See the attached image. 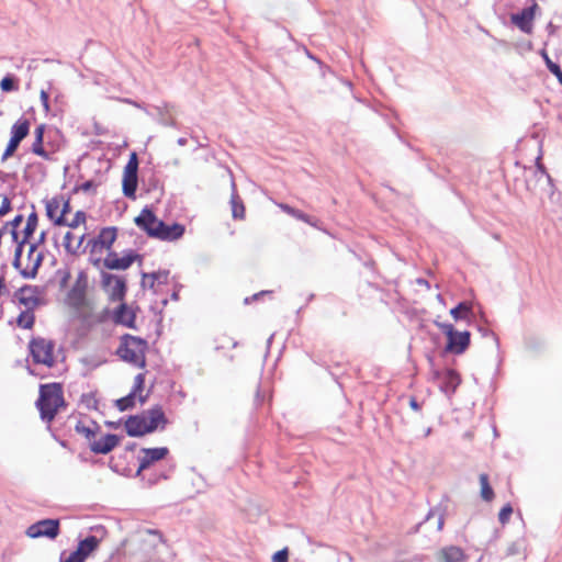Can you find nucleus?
Instances as JSON below:
<instances>
[{
  "mask_svg": "<svg viewBox=\"0 0 562 562\" xmlns=\"http://www.w3.org/2000/svg\"><path fill=\"white\" fill-rule=\"evenodd\" d=\"M64 405L65 401L60 384L50 383L41 385L36 406L43 420L50 423L55 418L58 409Z\"/></svg>",
  "mask_w": 562,
  "mask_h": 562,
  "instance_id": "nucleus-2",
  "label": "nucleus"
},
{
  "mask_svg": "<svg viewBox=\"0 0 562 562\" xmlns=\"http://www.w3.org/2000/svg\"><path fill=\"white\" fill-rule=\"evenodd\" d=\"M135 397L136 395L134 393H130L126 396L119 398L115 401V406L119 411L124 412L127 411L135 405Z\"/></svg>",
  "mask_w": 562,
  "mask_h": 562,
  "instance_id": "nucleus-33",
  "label": "nucleus"
},
{
  "mask_svg": "<svg viewBox=\"0 0 562 562\" xmlns=\"http://www.w3.org/2000/svg\"><path fill=\"white\" fill-rule=\"evenodd\" d=\"M116 239V228L115 227H105L101 229L98 237L89 241L92 244V251H95L98 248L109 249Z\"/></svg>",
  "mask_w": 562,
  "mask_h": 562,
  "instance_id": "nucleus-20",
  "label": "nucleus"
},
{
  "mask_svg": "<svg viewBox=\"0 0 562 562\" xmlns=\"http://www.w3.org/2000/svg\"><path fill=\"white\" fill-rule=\"evenodd\" d=\"M88 279L85 272H79L77 280L67 295L68 304L75 308L85 305Z\"/></svg>",
  "mask_w": 562,
  "mask_h": 562,
  "instance_id": "nucleus-10",
  "label": "nucleus"
},
{
  "mask_svg": "<svg viewBox=\"0 0 562 562\" xmlns=\"http://www.w3.org/2000/svg\"><path fill=\"white\" fill-rule=\"evenodd\" d=\"M480 484H481V497L486 502L492 501L494 497V492L488 483L487 474L482 473L480 475Z\"/></svg>",
  "mask_w": 562,
  "mask_h": 562,
  "instance_id": "nucleus-32",
  "label": "nucleus"
},
{
  "mask_svg": "<svg viewBox=\"0 0 562 562\" xmlns=\"http://www.w3.org/2000/svg\"><path fill=\"white\" fill-rule=\"evenodd\" d=\"M37 226V215L36 213H31L27 217L26 225L24 227V238L19 245L16 246L15 254H14V260H13V267L20 268L21 265V255L24 244L26 243V239L33 235Z\"/></svg>",
  "mask_w": 562,
  "mask_h": 562,
  "instance_id": "nucleus-18",
  "label": "nucleus"
},
{
  "mask_svg": "<svg viewBox=\"0 0 562 562\" xmlns=\"http://www.w3.org/2000/svg\"><path fill=\"white\" fill-rule=\"evenodd\" d=\"M409 406H411L414 411H418V409H419V404H418V402H417L415 398H411V400H409Z\"/></svg>",
  "mask_w": 562,
  "mask_h": 562,
  "instance_id": "nucleus-55",
  "label": "nucleus"
},
{
  "mask_svg": "<svg viewBox=\"0 0 562 562\" xmlns=\"http://www.w3.org/2000/svg\"><path fill=\"white\" fill-rule=\"evenodd\" d=\"M54 342L52 340H47L45 338H34L30 342V350L33 357V360L36 363H42L47 367L54 366Z\"/></svg>",
  "mask_w": 562,
  "mask_h": 562,
  "instance_id": "nucleus-5",
  "label": "nucleus"
},
{
  "mask_svg": "<svg viewBox=\"0 0 562 562\" xmlns=\"http://www.w3.org/2000/svg\"><path fill=\"white\" fill-rule=\"evenodd\" d=\"M138 159L136 153H132L124 168L123 193L127 198H135L137 188Z\"/></svg>",
  "mask_w": 562,
  "mask_h": 562,
  "instance_id": "nucleus-8",
  "label": "nucleus"
},
{
  "mask_svg": "<svg viewBox=\"0 0 562 562\" xmlns=\"http://www.w3.org/2000/svg\"><path fill=\"white\" fill-rule=\"evenodd\" d=\"M76 431L82 436H85L88 440H91L92 438H94V430L92 428H90L89 426H86L85 424L82 423H78L76 425Z\"/></svg>",
  "mask_w": 562,
  "mask_h": 562,
  "instance_id": "nucleus-36",
  "label": "nucleus"
},
{
  "mask_svg": "<svg viewBox=\"0 0 562 562\" xmlns=\"http://www.w3.org/2000/svg\"><path fill=\"white\" fill-rule=\"evenodd\" d=\"M135 315L125 304H122L115 313V322L127 327H134Z\"/></svg>",
  "mask_w": 562,
  "mask_h": 562,
  "instance_id": "nucleus-27",
  "label": "nucleus"
},
{
  "mask_svg": "<svg viewBox=\"0 0 562 562\" xmlns=\"http://www.w3.org/2000/svg\"><path fill=\"white\" fill-rule=\"evenodd\" d=\"M280 209L282 211H284L286 214L300 220V221H303L310 225H313L315 226V223L312 221V217L305 213H303L302 211L297 210V209H294L288 204H280L279 205Z\"/></svg>",
  "mask_w": 562,
  "mask_h": 562,
  "instance_id": "nucleus-30",
  "label": "nucleus"
},
{
  "mask_svg": "<svg viewBox=\"0 0 562 562\" xmlns=\"http://www.w3.org/2000/svg\"><path fill=\"white\" fill-rule=\"evenodd\" d=\"M22 221H23V216L22 215H16L11 224L15 228V227H18L22 223Z\"/></svg>",
  "mask_w": 562,
  "mask_h": 562,
  "instance_id": "nucleus-53",
  "label": "nucleus"
},
{
  "mask_svg": "<svg viewBox=\"0 0 562 562\" xmlns=\"http://www.w3.org/2000/svg\"><path fill=\"white\" fill-rule=\"evenodd\" d=\"M100 539L95 536H88L86 539L80 540L78 547L66 559L64 553L59 562H85L98 548Z\"/></svg>",
  "mask_w": 562,
  "mask_h": 562,
  "instance_id": "nucleus-7",
  "label": "nucleus"
},
{
  "mask_svg": "<svg viewBox=\"0 0 562 562\" xmlns=\"http://www.w3.org/2000/svg\"><path fill=\"white\" fill-rule=\"evenodd\" d=\"M40 99H41V102H42L45 113H48L50 111L48 92L44 89L41 90Z\"/></svg>",
  "mask_w": 562,
  "mask_h": 562,
  "instance_id": "nucleus-44",
  "label": "nucleus"
},
{
  "mask_svg": "<svg viewBox=\"0 0 562 562\" xmlns=\"http://www.w3.org/2000/svg\"><path fill=\"white\" fill-rule=\"evenodd\" d=\"M34 322H35V316H34L33 311L26 310V308L19 315V317L16 319L18 326L21 328H25V329L32 328L34 325Z\"/></svg>",
  "mask_w": 562,
  "mask_h": 562,
  "instance_id": "nucleus-31",
  "label": "nucleus"
},
{
  "mask_svg": "<svg viewBox=\"0 0 562 562\" xmlns=\"http://www.w3.org/2000/svg\"><path fill=\"white\" fill-rule=\"evenodd\" d=\"M159 114H160V120L159 122L162 124V125H166V126H176V121L171 117H167L162 114V112L159 110Z\"/></svg>",
  "mask_w": 562,
  "mask_h": 562,
  "instance_id": "nucleus-48",
  "label": "nucleus"
},
{
  "mask_svg": "<svg viewBox=\"0 0 562 562\" xmlns=\"http://www.w3.org/2000/svg\"><path fill=\"white\" fill-rule=\"evenodd\" d=\"M536 4L525 8L521 12L512 15V22L525 33L531 32V22L535 15Z\"/></svg>",
  "mask_w": 562,
  "mask_h": 562,
  "instance_id": "nucleus-21",
  "label": "nucleus"
},
{
  "mask_svg": "<svg viewBox=\"0 0 562 562\" xmlns=\"http://www.w3.org/2000/svg\"><path fill=\"white\" fill-rule=\"evenodd\" d=\"M14 297L26 310L34 311L41 304L40 290L34 285H24L20 288L15 292Z\"/></svg>",
  "mask_w": 562,
  "mask_h": 562,
  "instance_id": "nucleus-13",
  "label": "nucleus"
},
{
  "mask_svg": "<svg viewBox=\"0 0 562 562\" xmlns=\"http://www.w3.org/2000/svg\"><path fill=\"white\" fill-rule=\"evenodd\" d=\"M44 131H45V125H43V124L38 125L35 128V138H38L40 140H43Z\"/></svg>",
  "mask_w": 562,
  "mask_h": 562,
  "instance_id": "nucleus-50",
  "label": "nucleus"
},
{
  "mask_svg": "<svg viewBox=\"0 0 562 562\" xmlns=\"http://www.w3.org/2000/svg\"><path fill=\"white\" fill-rule=\"evenodd\" d=\"M44 259V256L41 251L37 250L36 244H31L29 246V251L26 256V263L23 268H21L22 263L20 265V273L25 279H33L37 274V270L42 265V261Z\"/></svg>",
  "mask_w": 562,
  "mask_h": 562,
  "instance_id": "nucleus-9",
  "label": "nucleus"
},
{
  "mask_svg": "<svg viewBox=\"0 0 562 562\" xmlns=\"http://www.w3.org/2000/svg\"><path fill=\"white\" fill-rule=\"evenodd\" d=\"M30 132V122L26 119H19L11 127V138L21 143Z\"/></svg>",
  "mask_w": 562,
  "mask_h": 562,
  "instance_id": "nucleus-26",
  "label": "nucleus"
},
{
  "mask_svg": "<svg viewBox=\"0 0 562 562\" xmlns=\"http://www.w3.org/2000/svg\"><path fill=\"white\" fill-rule=\"evenodd\" d=\"M11 210V201L8 196L2 198L0 206V216L5 215Z\"/></svg>",
  "mask_w": 562,
  "mask_h": 562,
  "instance_id": "nucleus-47",
  "label": "nucleus"
},
{
  "mask_svg": "<svg viewBox=\"0 0 562 562\" xmlns=\"http://www.w3.org/2000/svg\"><path fill=\"white\" fill-rule=\"evenodd\" d=\"M85 240V234L81 235L80 237L76 238V243H74V247H75V254L78 252V250L80 249L82 243Z\"/></svg>",
  "mask_w": 562,
  "mask_h": 562,
  "instance_id": "nucleus-51",
  "label": "nucleus"
},
{
  "mask_svg": "<svg viewBox=\"0 0 562 562\" xmlns=\"http://www.w3.org/2000/svg\"><path fill=\"white\" fill-rule=\"evenodd\" d=\"M60 97V93H56L55 99L58 100Z\"/></svg>",
  "mask_w": 562,
  "mask_h": 562,
  "instance_id": "nucleus-64",
  "label": "nucleus"
},
{
  "mask_svg": "<svg viewBox=\"0 0 562 562\" xmlns=\"http://www.w3.org/2000/svg\"><path fill=\"white\" fill-rule=\"evenodd\" d=\"M59 520L58 519H42L27 527L25 533L32 539L48 538L55 539L59 535Z\"/></svg>",
  "mask_w": 562,
  "mask_h": 562,
  "instance_id": "nucleus-6",
  "label": "nucleus"
},
{
  "mask_svg": "<svg viewBox=\"0 0 562 562\" xmlns=\"http://www.w3.org/2000/svg\"><path fill=\"white\" fill-rule=\"evenodd\" d=\"M86 222V213L83 211H77L74 218L70 222H66L65 225L70 228H77L79 225Z\"/></svg>",
  "mask_w": 562,
  "mask_h": 562,
  "instance_id": "nucleus-35",
  "label": "nucleus"
},
{
  "mask_svg": "<svg viewBox=\"0 0 562 562\" xmlns=\"http://www.w3.org/2000/svg\"><path fill=\"white\" fill-rule=\"evenodd\" d=\"M44 238H45V233H44V232H42V234H41V236H40V241H41V243H42V241H44Z\"/></svg>",
  "mask_w": 562,
  "mask_h": 562,
  "instance_id": "nucleus-61",
  "label": "nucleus"
},
{
  "mask_svg": "<svg viewBox=\"0 0 562 562\" xmlns=\"http://www.w3.org/2000/svg\"><path fill=\"white\" fill-rule=\"evenodd\" d=\"M161 226V228H157L155 238L172 241L179 239L184 234V227L180 224L167 225L162 222Z\"/></svg>",
  "mask_w": 562,
  "mask_h": 562,
  "instance_id": "nucleus-22",
  "label": "nucleus"
},
{
  "mask_svg": "<svg viewBox=\"0 0 562 562\" xmlns=\"http://www.w3.org/2000/svg\"><path fill=\"white\" fill-rule=\"evenodd\" d=\"M147 350V341L132 335H124L122 337L120 347L117 348V356L125 362H128L138 368H145L146 359L145 353Z\"/></svg>",
  "mask_w": 562,
  "mask_h": 562,
  "instance_id": "nucleus-3",
  "label": "nucleus"
},
{
  "mask_svg": "<svg viewBox=\"0 0 562 562\" xmlns=\"http://www.w3.org/2000/svg\"><path fill=\"white\" fill-rule=\"evenodd\" d=\"M436 514L438 515L437 530L440 531L443 528L445 518L443 514L439 509H430L425 518V521L430 520Z\"/></svg>",
  "mask_w": 562,
  "mask_h": 562,
  "instance_id": "nucleus-39",
  "label": "nucleus"
},
{
  "mask_svg": "<svg viewBox=\"0 0 562 562\" xmlns=\"http://www.w3.org/2000/svg\"><path fill=\"white\" fill-rule=\"evenodd\" d=\"M541 159L542 156L540 154L536 159L535 167H530L525 170L526 188L533 194H537L539 191H543L552 196L554 189L553 180L547 172Z\"/></svg>",
  "mask_w": 562,
  "mask_h": 562,
  "instance_id": "nucleus-4",
  "label": "nucleus"
},
{
  "mask_svg": "<svg viewBox=\"0 0 562 562\" xmlns=\"http://www.w3.org/2000/svg\"><path fill=\"white\" fill-rule=\"evenodd\" d=\"M93 187L92 181H86L80 186V190L83 192H88Z\"/></svg>",
  "mask_w": 562,
  "mask_h": 562,
  "instance_id": "nucleus-52",
  "label": "nucleus"
},
{
  "mask_svg": "<svg viewBox=\"0 0 562 562\" xmlns=\"http://www.w3.org/2000/svg\"><path fill=\"white\" fill-rule=\"evenodd\" d=\"M544 58L548 69L557 77L558 81L562 85V70L560 66L553 63L546 54Z\"/></svg>",
  "mask_w": 562,
  "mask_h": 562,
  "instance_id": "nucleus-34",
  "label": "nucleus"
},
{
  "mask_svg": "<svg viewBox=\"0 0 562 562\" xmlns=\"http://www.w3.org/2000/svg\"><path fill=\"white\" fill-rule=\"evenodd\" d=\"M168 453L169 450L166 447L140 449L138 456L139 465L137 473L148 469L153 463L165 459Z\"/></svg>",
  "mask_w": 562,
  "mask_h": 562,
  "instance_id": "nucleus-12",
  "label": "nucleus"
},
{
  "mask_svg": "<svg viewBox=\"0 0 562 562\" xmlns=\"http://www.w3.org/2000/svg\"><path fill=\"white\" fill-rule=\"evenodd\" d=\"M436 325L446 334L447 338L451 337L457 331L452 324L436 323Z\"/></svg>",
  "mask_w": 562,
  "mask_h": 562,
  "instance_id": "nucleus-46",
  "label": "nucleus"
},
{
  "mask_svg": "<svg viewBox=\"0 0 562 562\" xmlns=\"http://www.w3.org/2000/svg\"><path fill=\"white\" fill-rule=\"evenodd\" d=\"M74 243H76V237L72 233L67 232L64 236V247L67 250V252L75 255V247Z\"/></svg>",
  "mask_w": 562,
  "mask_h": 562,
  "instance_id": "nucleus-38",
  "label": "nucleus"
},
{
  "mask_svg": "<svg viewBox=\"0 0 562 562\" xmlns=\"http://www.w3.org/2000/svg\"><path fill=\"white\" fill-rule=\"evenodd\" d=\"M135 224L145 231L150 237L157 233V228H161L162 221L158 220L156 215L148 209H144L140 214L135 218Z\"/></svg>",
  "mask_w": 562,
  "mask_h": 562,
  "instance_id": "nucleus-14",
  "label": "nucleus"
},
{
  "mask_svg": "<svg viewBox=\"0 0 562 562\" xmlns=\"http://www.w3.org/2000/svg\"><path fill=\"white\" fill-rule=\"evenodd\" d=\"M145 401H146V397H145V396H142V395L139 394V402L143 404V403H145Z\"/></svg>",
  "mask_w": 562,
  "mask_h": 562,
  "instance_id": "nucleus-60",
  "label": "nucleus"
},
{
  "mask_svg": "<svg viewBox=\"0 0 562 562\" xmlns=\"http://www.w3.org/2000/svg\"><path fill=\"white\" fill-rule=\"evenodd\" d=\"M61 200V206H60V213L59 214H63V218H65V214L67 212H69L70 210V204H69V201H64L63 199Z\"/></svg>",
  "mask_w": 562,
  "mask_h": 562,
  "instance_id": "nucleus-49",
  "label": "nucleus"
},
{
  "mask_svg": "<svg viewBox=\"0 0 562 562\" xmlns=\"http://www.w3.org/2000/svg\"><path fill=\"white\" fill-rule=\"evenodd\" d=\"M61 200L57 198H53L46 202V215L49 220L54 222L55 225H64L66 224L65 218H63V214L60 213Z\"/></svg>",
  "mask_w": 562,
  "mask_h": 562,
  "instance_id": "nucleus-24",
  "label": "nucleus"
},
{
  "mask_svg": "<svg viewBox=\"0 0 562 562\" xmlns=\"http://www.w3.org/2000/svg\"><path fill=\"white\" fill-rule=\"evenodd\" d=\"M470 345V333L469 331H456L451 337L448 338L447 350L453 353L460 355L465 351Z\"/></svg>",
  "mask_w": 562,
  "mask_h": 562,
  "instance_id": "nucleus-19",
  "label": "nucleus"
},
{
  "mask_svg": "<svg viewBox=\"0 0 562 562\" xmlns=\"http://www.w3.org/2000/svg\"><path fill=\"white\" fill-rule=\"evenodd\" d=\"M178 145L179 146H184L187 144V138L184 137H180L178 140H177Z\"/></svg>",
  "mask_w": 562,
  "mask_h": 562,
  "instance_id": "nucleus-59",
  "label": "nucleus"
},
{
  "mask_svg": "<svg viewBox=\"0 0 562 562\" xmlns=\"http://www.w3.org/2000/svg\"><path fill=\"white\" fill-rule=\"evenodd\" d=\"M232 214L236 220H243L245 216V206L236 192L235 181H232V195H231Z\"/></svg>",
  "mask_w": 562,
  "mask_h": 562,
  "instance_id": "nucleus-25",
  "label": "nucleus"
},
{
  "mask_svg": "<svg viewBox=\"0 0 562 562\" xmlns=\"http://www.w3.org/2000/svg\"><path fill=\"white\" fill-rule=\"evenodd\" d=\"M147 532L157 536L160 541L162 540V537L158 530L148 529Z\"/></svg>",
  "mask_w": 562,
  "mask_h": 562,
  "instance_id": "nucleus-57",
  "label": "nucleus"
},
{
  "mask_svg": "<svg viewBox=\"0 0 562 562\" xmlns=\"http://www.w3.org/2000/svg\"><path fill=\"white\" fill-rule=\"evenodd\" d=\"M512 514H513V507H512L509 504L505 505V506L501 509V512H499V514H498V520H499V522H501L502 525H505L506 522H508V520H509V518H510Z\"/></svg>",
  "mask_w": 562,
  "mask_h": 562,
  "instance_id": "nucleus-41",
  "label": "nucleus"
},
{
  "mask_svg": "<svg viewBox=\"0 0 562 562\" xmlns=\"http://www.w3.org/2000/svg\"><path fill=\"white\" fill-rule=\"evenodd\" d=\"M167 423L162 408L157 405L139 415L128 417L125 429L128 436L140 437L157 429H164Z\"/></svg>",
  "mask_w": 562,
  "mask_h": 562,
  "instance_id": "nucleus-1",
  "label": "nucleus"
},
{
  "mask_svg": "<svg viewBox=\"0 0 562 562\" xmlns=\"http://www.w3.org/2000/svg\"><path fill=\"white\" fill-rule=\"evenodd\" d=\"M471 314V305L467 302H460L456 307L450 310V315L454 321L468 319Z\"/></svg>",
  "mask_w": 562,
  "mask_h": 562,
  "instance_id": "nucleus-29",
  "label": "nucleus"
},
{
  "mask_svg": "<svg viewBox=\"0 0 562 562\" xmlns=\"http://www.w3.org/2000/svg\"><path fill=\"white\" fill-rule=\"evenodd\" d=\"M102 284L113 299H122L125 294L124 280L114 274L103 273Z\"/></svg>",
  "mask_w": 562,
  "mask_h": 562,
  "instance_id": "nucleus-16",
  "label": "nucleus"
},
{
  "mask_svg": "<svg viewBox=\"0 0 562 562\" xmlns=\"http://www.w3.org/2000/svg\"><path fill=\"white\" fill-rule=\"evenodd\" d=\"M20 143L18 140H15V138H10L9 143H8V146L2 155V160H5L8 159L10 156L13 155V153L16 150V148L19 147Z\"/></svg>",
  "mask_w": 562,
  "mask_h": 562,
  "instance_id": "nucleus-42",
  "label": "nucleus"
},
{
  "mask_svg": "<svg viewBox=\"0 0 562 562\" xmlns=\"http://www.w3.org/2000/svg\"><path fill=\"white\" fill-rule=\"evenodd\" d=\"M145 383V374L138 373L134 379V386L131 393H134L135 395L139 394L144 389Z\"/></svg>",
  "mask_w": 562,
  "mask_h": 562,
  "instance_id": "nucleus-40",
  "label": "nucleus"
},
{
  "mask_svg": "<svg viewBox=\"0 0 562 562\" xmlns=\"http://www.w3.org/2000/svg\"><path fill=\"white\" fill-rule=\"evenodd\" d=\"M138 258V255L130 251L123 257H119L116 252H109L103 260L105 268L110 270H126Z\"/></svg>",
  "mask_w": 562,
  "mask_h": 562,
  "instance_id": "nucleus-15",
  "label": "nucleus"
},
{
  "mask_svg": "<svg viewBox=\"0 0 562 562\" xmlns=\"http://www.w3.org/2000/svg\"><path fill=\"white\" fill-rule=\"evenodd\" d=\"M417 283H418V284H420V285H424V286H426V288H429V283H428V281H427V280H425V279H418V280H417Z\"/></svg>",
  "mask_w": 562,
  "mask_h": 562,
  "instance_id": "nucleus-58",
  "label": "nucleus"
},
{
  "mask_svg": "<svg viewBox=\"0 0 562 562\" xmlns=\"http://www.w3.org/2000/svg\"><path fill=\"white\" fill-rule=\"evenodd\" d=\"M12 235H13V238L16 240V238H18V234H16V232H15V231H13V232H12Z\"/></svg>",
  "mask_w": 562,
  "mask_h": 562,
  "instance_id": "nucleus-62",
  "label": "nucleus"
},
{
  "mask_svg": "<svg viewBox=\"0 0 562 562\" xmlns=\"http://www.w3.org/2000/svg\"><path fill=\"white\" fill-rule=\"evenodd\" d=\"M439 562H464L465 554L463 550L456 546L442 548L438 553Z\"/></svg>",
  "mask_w": 562,
  "mask_h": 562,
  "instance_id": "nucleus-23",
  "label": "nucleus"
},
{
  "mask_svg": "<svg viewBox=\"0 0 562 562\" xmlns=\"http://www.w3.org/2000/svg\"><path fill=\"white\" fill-rule=\"evenodd\" d=\"M69 277H70V273H69L68 271H66V272L64 273L63 278H61V282H60V283H61V285H65V284H66V282L68 281Z\"/></svg>",
  "mask_w": 562,
  "mask_h": 562,
  "instance_id": "nucleus-56",
  "label": "nucleus"
},
{
  "mask_svg": "<svg viewBox=\"0 0 562 562\" xmlns=\"http://www.w3.org/2000/svg\"><path fill=\"white\" fill-rule=\"evenodd\" d=\"M0 87L3 91L5 92H9V91H13L16 89V86H15V82H14V79L12 77H4L1 82H0Z\"/></svg>",
  "mask_w": 562,
  "mask_h": 562,
  "instance_id": "nucleus-43",
  "label": "nucleus"
},
{
  "mask_svg": "<svg viewBox=\"0 0 562 562\" xmlns=\"http://www.w3.org/2000/svg\"><path fill=\"white\" fill-rule=\"evenodd\" d=\"M120 442L116 435L108 434L90 442V449L94 453L106 454L112 451Z\"/></svg>",
  "mask_w": 562,
  "mask_h": 562,
  "instance_id": "nucleus-17",
  "label": "nucleus"
},
{
  "mask_svg": "<svg viewBox=\"0 0 562 562\" xmlns=\"http://www.w3.org/2000/svg\"><path fill=\"white\" fill-rule=\"evenodd\" d=\"M435 378L439 382L440 391L448 397L452 396L461 383V378L453 369H446L445 371L435 372Z\"/></svg>",
  "mask_w": 562,
  "mask_h": 562,
  "instance_id": "nucleus-11",
  "label": "nucleus"
},
{
  "mask_svg": "<svg viewBox=\"0 0 562 562\" xmlns=\"http://www.w3.org/2000/svg\"><path fill=\"white\" fill-rule=\"evenodd\" d=\"M430 431H431V429H430V428H428V429L426 430V436H428V435L430 434Z\"/></svg>",
  "mask_w": 562,
  "mask_h": 562,
  "instance_id": "nucleus-63",
  "label": "nucleus"
},
{
  "mask_svg": "<svg viewBox=\"0 0 562 562\" xmlns=\"http://www.w3.org/2000/svg\"><path fill=\"white\" fill-rule=\"evenodd\" d=\"M169 271H157L151 273H143L142 285L146 288L147 280H150L149 289H154L155 283H167Z\"/></svg>",
  "mask_w": 562,
  "mask_h": 562,
  "instance_id": "nucleus-28",
  "label": "nucleus"
},
{
  "mask_svg": "<svg viewBox=\"0 0 562 562\" xmlns=\"http://www.w3.org/2000/svg\"><path fill=\"white\" fill-rule=\"evenodd\" d=\"M267 292L266 291H262L260 293H257V294H254L251 297H246L245 299V303L248 304L250 301H255L257 300L260 295H263L266 294Z\"/></svg>",
  "mask_w": 562,
  "mask_h": 562,
  "instance_id": "nucleus-54",
  "label": "nucleus"
},
{
  "mask_svg": "<svg viewBox=\"0 0 562 562\" xmlns=\"http://www.w3.org/2000/svg\"><path fill=\"white\" fill-rule=\"evenodd\" d=\"M288 557H289L288 549H282V550L277 551L273 554L272 561L273 562H288Z\"/></svg>",
  "mask_w": 562,
  "mask_h": 562,
  "instance_id": "nucleus-45",
  "label": "nucleus"
},
{
  "mask_svg": "<svg viewBox=\"0 0 562 562\" xmlns=\"http://www.w3.org/2000/svg\"><path fill=\"white\" fill-rule=\"evenodd\" d=\"M32 151L35 155L43 157L44 159L49 158L48 153L43 148V140H40L38 138H35L32 145Z\"/></svg>",
  "mask_w": 562,
  "mask_h": 562,
  "instance_id": "nucleus-37",
  "label": "nucleus"
}]
</instances>
